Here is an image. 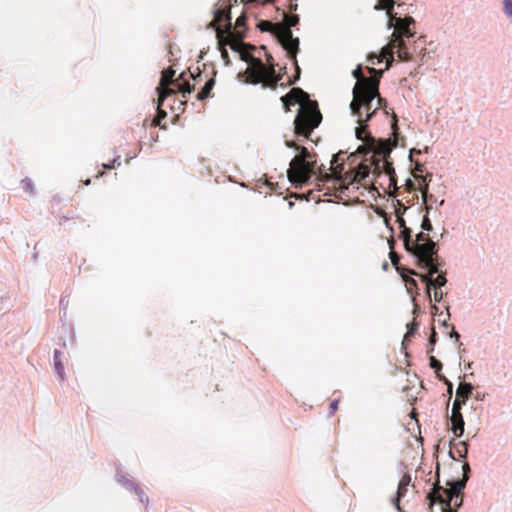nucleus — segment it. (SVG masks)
I'll return each instance as SVG.
<instances>
[{
	"label": "nucleus",
	"mask_w": 512,
	"mask_h": 512,
	"mask_svg": "<svg viewBox=\"0 0 512 512\" xmlns=\"http://www.w3.org/2000/svg\"><path fill=\"white\" fill-rule=\"evenodd\" d=\"M371 78L362 74V67L358 65L353 71L352 76L356 83L352 90V101L350 103L351 115L363 121H370L380 108L386 106V100L380 96L379 82L383 70H377L374 67L368 68Z\"/></svg>",
	"instance_id": "obj_1"
},
{
	"label": "nucleus",
	"mask_w": 512,
	"mask_h": 512,
	"mask_svg": "<svg viewBox=\"0 0 512 512\" xmlns=\"http://www.w3.org/2000/svg\"><path fill=\"white\" fill-rule=\"evenodd\" d=\"M303 97L308 98V95L301 88H292L280 100L285 111H290L291 106L300 105L294 120L295 134L308 138L313 130L320 125L322 114L316 101L308 100V103L301 104Z\"/></svg>",
	"instance_id": "obj_2"
},
{
	"label": "nucleus",
	"mask_w": 512,
	"mask_h": 512,
	"mask_svg": "<svg viewBox=\"0 0 512 512\" xmlns=\"http://www.w3.org/2000/svg\"><path fill=\"white\" fill-rule=\"evenodd\" d=\"M412 233L403 239L404 249L409 253L417 263V266L432 273L439 271L440 265L445 262L438 255V243L433 241L424 231L416 234L412 239Z\"/></svg>",
	"instance_id": "obj_3"
},
{
	"label": "nucleus",
	"mask_w": 512,
	"mask_h": 512,
	"mask_svg": "<svg viewBox=\"0 0 512 512\" xmlns=\"http://www.w3.org/2000/svg\"><path fill=\"white\" fill-rule=\"evenodd\" d=\"M436 481L433 483L432 488L427 494L429 500V508H432L436 503L450 504L457 510L463 505V490L465 489L462 483L446 482V487L440 484V465L436 466Z\"/></svg>",
	"instance_id": "obj_4"
},
{
	"label": "nucleus",
	"mask_w": 512,
	"mask_h": 512,
	"mask_svg": "<svg viewBox=\"0 0 512 512\" xmlns=\"http://www.w3.org/2000/svg\"><path fill=\"white\" fill-rule=\"evenodd\" d=\"M285 145L288 148H294L300 151V157L295 156L290 161L289 169L287 170V177L292 184L301 187L313 176L317 175L315 170L316 163L308 161L310 153L307 148L298 146L294 141L289 140L285 141Z\"/></svg>",
	"instance_id": "obj_5"
},
{
	"label": "nucleus",
	"mask_w": 512,
	"mask_h": 512,
	"mask_svg": "<svg viewBox=\"0 0 512 512\" xmlns=\"http://www.w3.org/2000/svg\"><path fill=\"white\" fill-rule=\"evenodd\" d=\"M369 121L359 122L356 118V123L358 127L355 128V136L358 140L363 141L364 144L358 146L357 152L363 156H367L368 154L382 156L384 158L388 157L392 152L393 148L396 146L395 143H392L391 139H378L376 140L371 136V134L367 131Z\"/></svg>",
	"instance_id": "obj_6"
},
{
	"label": "nucleus",
	"mask_w": 512,
	"mask_h": 512,
	"mask_svg": "<svg viewBox=\"0 0 512 512\" xmlns=\"http://www.w3.org/2000/svg\"><path fill=\"white\" fill-rule=\"evenodd\" d=\"M473 390L474 386L466 381L461 382L457 388L456 398L453 401L451 416L449 417V422L451 424L450 431L457 438L462 437L465 432V421L462 414V408L471 397Z\"/></svg>",
	"instance_id": "obj_7"
},
{
	"label": "nucleus",
	"mask_w": 512,
	"mask_h": 512,
	"mask_svg": "<svg viewBox=\"0 0 512 512\" xmlns=\"http://www.w3.org/2000/svg\"><path fill=\"white\" fill-rule=\"evenodd\" d=\"M269 67L265 66L259 58H252L250 67L247 70L249 82L252 84H263L265 87L275 88L279 78L276 77L273 57L266 54Z\"/></svg>",
	"instance_id": "obj_8"
},
{
	"label": "nucleus",
	"mask_w": 512,
	"mask_h": 512,
	"mask_svg": "<svg viewBox=\"0 0 512 512\" xmlns=\"http://www.w3.org/2000/svg\"><path fill=\"white\" fill-rule=\"evenodd\" d=\"M397 0H378L374 9L377 11L385 10L386 15L388 17L387 28L391 30L392 28L398 29L401 33L412 36L413 30L411 29V25L415 24V20L411 16L398 17L397 13L394 12V5Z\"/></svg>",
	"instance_id": "obj_9"
},
{
	"label": "nucleus",
	"mask_w": 512,
	"mask_h": 512,
	"mask_svg": "<svg viewBox=\"0 0 512 512\" xmlns=\"http://www.w3.org/2000/svg\"><path fill=\"white\" fill-rule=\"evenodd\" d=\"M339 154H335L332 157L331 165H336V167L328 172L325 169V166H321L318 171V176L323 182L333 181L335 184H339V188L341 191L348 190V186L345 184L347 180H349V184H354L360 182L362 176L360 173L350 174L347 173L343 175L344 163L338 164Z\"/></svg>",
	"instance_id": "obj_10"
},
{
	"label": "nucleus",
	"mask_w": 512,
	"mask_h": 512,
	"mask_svg": "<svg viewBox=\"0 0 512 512\" xmlns=\"http://www.w3.org/2000/svg\"><path fill=\"white\" fill-rule=\"evenodd\" d=\"M444 265L439 266V271L436 273H432L428 270L427 273H419L414 269H406L408 273L411 275H416L420 278V280L426 284V294L430 297L431 295V288H434L435 290L441 289L444 287L448 280L446 278V271H442V267Z\"/></svg>",
	"instance_id": "obj_11"
},
{
	"label": "nucleus",
	"mask_w": 512,
	"mask_h": 512,
	"mask_svg": "<svg viewBox=\"0 0 512 512\" xmlns=\"http://www.w3.org/2000/svg\"><path fill=\"white\" fill-rule=\"evenodd\" d=\"M176 74L175 69L172 67H169L162 72L161 77V85H173L175 86V90L180 92L183 97H186L187 94H190L193 90V87L190 85L189 82L186 81L185 75L186 72H182L178 79H174V76Z\"/></svg>",
	"instance_id": "obj_12"
},
{
	"label": "nucleus",
	"mask_w": 512,
	"mask_h": 512,
	"mask_svg": "<svg viewBox=\"0 0 512 512\" xmlns=\"http://www.w3.org/2000/svg\"><path fill=\"white\" fill-rule=\"evenodd\" d=\"M393 29H394V32L392 34L393 45L391 47L393 49L398 48L397 56L401 61H405V62L410 61L411 53L406 49V43H405L404 37L412 38L414 35L407 36V35L401 33L400 31H398V29H396V28H393ZM413 34H415L414 31H413Z\"/></svg>",
	"instance_id": "obj_13"
},
{
	"label": "nucleus",
	"mask_w": 512,
	"mask_h": 512,
	"mask_svg": "<svg viewBox=\"0 0 512 512\" xmlns=\"http://www.w3.org/2000/svg\"><path fill=\"white\" fill-rule=\"evenodd\" d=\"M280 42L288 57L295 58L299 51V39L293 36L290 29H287L282 33Z\"/></svg>",
	"instance_id": "obj_14"
},
{
	"label": "nucleus",
	"mask_w": 512,
	"mask_h": 512,
	"mask_svg": "<svg viewBox=\"0 0 512 512\" xmlns=\"http://www.w3.org/2000/svg\"><path fill=\"white\" fill-rule=\"evenodd\" d=\"M217 39H218L221 57H222L225 65L228 66V65H230L231 61H230L229 53L225 46L228 44L232 50L238 51L239 44L236 42H228V40H224V37L222 36V34L219 31H217Z\"/></svg>",
	"instance_id": "obj_15"
},
{
	"label": "nucleus",
	"mask_w": 512,
	"mask_h": 512,
	"mask_svg": "<svg viewBox=\"0 0 512 512\" xmlns=\"http://www.w3.org/2000/svg\"><path fill=\"white\" fill-rule=\"evenodd\" d=\"M410 482H411V476L409 474H404L399 482L396 496H395V498L392 499V504L396 507V509L398 511L401 510L400 504H399L400 499L406 495L407 487L409 486Z\"/></svg>",
	"instance_id": "obj_16"
},
{
	"label": "nucleus",
	"mask_w": 512,
	"mask_h": 512,
	"mask_svg": "<svg viewBox=\"0 0 512 512\" xmlns=\"http://www.w3.org/2000/svg\"><path fill=\"white\" fill-rule=\"evenodd\" d=\"M61 357H62L61 351L58 349H55L54 355H53L54 371L57 374L58 379L63 381L65 379V369H64V365L62 363Z\"/></svg>",
	"instance_id": "obj_17"
},
{
	"label": "nucleus",
	"mask_w": 512,
	"mask_h": 512,
	"mask_svg": "<svg viewBox=\"0 0 512 512\" xmlns=\"http://www.w3.org/2000/svg\"><path fill=\"white\" fill-rule=\"evenodd\" d=\"M406 269L407 268L398 269V273L408 287V293L412 294V289L418 290V282L413 278L414 275L405 271Z\"/></svg>",
	"instance_id": "obj_18"
},
{
	"label": "nucleus",
	"mask_w": 512,
	"mask_h": 512,
	"mask_svg": "<svg viewBox=\"0 0 512 512\" xmlns=\"http://www.w3.org/2000/svg\"><path fill=\"white\" fill-rule=\"evenodd\" d=\"M398 226L400 228L399 238L403 241L405 237H408L409 233H412L411 228L406 226V222L399 211L396 212Z\"/></svg>",
	"instance_id": "obj_19"
},
{
	"label": "nucleus",
	"mask_w": 512,
	"mask_h": 512,
	"mask_svg": "<svg viewBox=\"0 0 512 512\" xmlns=\"http://www.w3.org/2000/svg\"><path fill=\"white\" fill-rule=\"evenodd\" d=\"M214 84H215V80L213 78L206 81V83L204 84L202 89L198 92L197 99L202 101V100L206 99L207 97H209L211 90L214 87Z\"/></svg>",
	"instance_id": "obj_20"
},
{
	"label": "nucleus",
	"mask_w": 512,
	"mask_h": 512,
	"mask_svg": "<svg viewBox=\"0 0 512 512\" xmlns=\"http://www.w3.org/2000/svg\"><path fill=\"white\" fill-rule=\"evenodd\" d=\"M456 449V452L457 454L459 455L460 458L462 459H466L467 456H468V449H469V444L467 441L463 440V441H459L457 443H454L453 445Z\"/></svg>",
	"instance_id": "obj_21"
},
{
	"label": "nucleus",
	"mask_w": 512,
	"mask_h": 512,
	"mask_svg": "<svg viewBox=\"0 0 512 512\" xmlns=\"http://www.w3.org/2000/svg\"><path fill=\"white\" fill-rule=\"evenodd\" d=\"M388 244H389V247L391 249L390 253H389V258L392 262V264L395 266L396 270L398 271V269H402L403 267H400L398 266V262L400 260V256L395 252L393 251V248H394V244H395V239L394 238H391L389 241H388Z\"/></svg>",
	"instance_id": "obj_22"
},
{
	"label": "nucleus",
	"mask_w": 512,
	"mask_h": 512,
	"mask_svg": "<svg viewBox=\"0 0 512 512\" xmlns=\"http://www.w3.org/2000/svg\"><path fill=\"white\" fill-rule=\"evenodd\" d=\"M462 472H463V476L461 479H452V480H448L447 482H458V483H462L464 485V487H466V484L469 480V475H470V472H471V468H470V465L469 463L465 462L463 465H462Z\"/></svg>",
	"instance_id": "obj_23"
},
{
	"label": "nucleus",
	"mask_w": 512,
	"mask_h": 512,
	"mask_svg": "<svg viewBox=\"0 0 512 512\" xmlns=\"http://www.w3.org/2000/svg\"><path fill=\"white\" fill-rule=\"evenodd\" d=\"M431 180V177H432V174L431 173H427L426 176L423 178V187L421 188V193H422V198H423V201L426 203L428 200H432L434 198V196L432 194H428V191H429V185L428 183L426 182V178H428Z\"/></svg>",
	"instance_id": "obj_24"
},
{
	"label": "nucleus",
	"mask_w": 512,
	"mask_h": 512,
	"mask_svg": "<svg viewBox=\"0 0 512 512\" xmlns=\"http://www.w3.org/2000/svg\"><path fill=\"white\" fill-rule=\"evenodd\" d=\"M418 327L419 325L416 321L407 324V332L404 335L402 345H405V342L415 335V333L418 330Z\"/></svg>",
	"instance_id": "obj_25"
},
{
	"label": "nucleus",
	"mask_w": 512,
	"mask_h": 512,
	"mask_svg": "<svg viewBox=\"0 0 512 512\" xmlns=\"http://www.w3.org/2000/svg\"><path fill=\"white\" fill-rule=\"evenodd\" d=\"M386 52V57H384V59H386V67H385V70H388L393 62H394V56H393V48L392 47H384L381 51V55H384Z\"/></svg>",
	"instance_id": "obj_26"
},
{
	"label": "nucleus",
	"mask_w": 512,
	"mask_h": 512,
	"mask_svg": "<svg viewBox=\"0 0 512 512\" xmlns=\"http://www.w3.org/2000/svg\"><path fill=\"white\" fill-rule=\"evenodd\" d=\"M431 207L426 206V215H424L422 222H421V229L422 231L430 232L433 229L432 223L428 217V213L430 211Z\"/></svg>",
	"instance_id": "obj_27"
},
{
	"label": "nucleus",
	"mask_w": 512,
	"mask_h": 512,
	"mask_svg": "<svg viewBox=\"0 0 512 512\" xmlns=\"http://www.w3.org/2000/svg\"><path fill=\"white\" fill-rule=\"evenodd\" d=\"M131 489H133L134 492L137 494L139 501L141 503H143V504L148 503V496L137 484H131Z\"/></svg>",
	"instance_id": "obj_28"
},
{
	"label": "nucleus",
	"mask_w": 512,
	"mask_h": 512,
	"mask_svg": "<svg viewBox=\"0 0 512 512\" xmlns=\"http://www.w3.org/2000/svg\"><path fill=\"white\" fill-rule=\"evenodd\" d=\"M438 380L443 382L447 387V394L449 395V399L452 397L453 394V383L448 380L443 374L438 373Z\"/></svg>",
	"instance_id": "obj_29"
},
{
	"label": "nucleus",
	"mask_w": 512,
	"mask_h": 512,
	"mask_svg": "<svg viewBox=\"0 0 512 512\" xmlns=\"http://www.w3.org/2000/svg\"><path fill=\"white\" fill-rule=\"evenodd\" d=\"M383 170L387 175H389L390 179L392 180V177L395 176V169L393 167L392 162L384 159L383 160Z\"/></svg>",
	"instance_id": "obj_30"
},
{
	"label": "nucleus",
	"mask_w": 512,
	"mask_h": 512,
	"mask_svg": "<svg viewBox=\"0 0 512 512\" xmlns=\"http://www.w3.org/2000/svg\"><path fill=\"white\" fill-rule=\"evenodd\" d=\"M429 365L431 369H433L436 372L437 375L438 373H440L442 369V363L432 355L429 357Z\"/></svg>",
	"instance_id": "obj_31"
},
{
	"label": "nucleus",
	"mask_w": 512,
	"mask_h": 512,
	"mask_svg": "<svg viewBox=\"0 0 512 512\" xmlns=\"http://www.w3.org/2000/svg\"><path fill=\"white\" fill-rule=\"evenodd\" d=\"M503 12L508 18H512V0H503Z\"/></svg>",
	"instance_id": "obj_32"
},
{
	"label": "nucleus",
	"mask_w": 512,
	"mask_h": 512,
	"mask_svg": "<svg viewBox=\"0 0 512 512\" xmlns=\"http://www.w3.org/2000/svg\"><path fill=\"white\" fill-rule=\"evenodd\" d=\"M386 55V53L384 55L370 54L368 56V61L373 65L380 64L384 60V57H386Z\"/></svg>",
	"instance_id": "obj_33"
},
{
	"label": "nucleus",
	"mask_w": 512,
	"mask_h": 512,
	"mask_svg": "<svg viewBox=\"0 0 512 512\" xmlns=\"http://www.w3.org/2000/svg\"><path fill=\"white\" fill-rule=\"evenodd\" d=\"M175 90L174 89H168L166 92L165 91H159V94H158V106H161L164 102V100L166 99V97L170 94V93H174Z\"/></svg>",
	"instance_id": "obj_34"
},
{
	"label": "nucleus",
	"mask_w": 512,
	"mask_h": 512,
	"mask_svg": "<svg viewBox=\"0 0 512 512\" xmlns=\"http://www.w3.org/2000/svg\"><path fill=\"white\" fill-rule=\"evenodd\" d=\"M118 482L126 487L127 489H131V484H135L133 481L129 480L126 476L118 475Z\"/></svg>",
	"instance_id": "obj_35"
},
{
	"label": "nucleus",
	"mask_w": 512,
	"mask_h": 512,
	"mask_svg": "<svg viewBox=\"0 0 512 512\" xmlns=\"http://www.w3.org/2000/svg\"><path fill=\"white\" fill-rule=\"evenodd\" d=\"M299 22V16L298 15H292L289 17V19L287 20V24L289 26V29L291 27H294L298 24Z\"/></svg>",
	"instance_id": "obj_36"
},
{
	"label": "nucleus",
	"mask_w": 512,
	"mask_h": 512,
	"mask_svg": "<svg viewBox=\"0 0 512 512\" xmlns=\"http://www.w3.org/2000/svg\"><path fill=\"white\" fill-rule=\"evenodd\" d=\"M120 165H121L120 157L114 158L112 160L111 164H103L104 168H106V169L115 168L116 166H120Z\"/></svg>",
	"instance_id": "obj_37"
},
{
	"label": "nucleus",
	"mask_w": 512,
	"mask_h": 512,
	"mask_svg": "<svg viewBox=\"0 0 512 512\" xmlns=\"http://www.w3.org/2000/svg\"><path fill=\"white\" fill-rule=\"evenodd\" d=\"M437 339H438L437 332L435 331V329H433L432 333L430 334L429 339H428L429 345L435 346Z\"/></svg>",
	"instance_id": "obj_38"
},
{
	"label": "nucleus",
	"mask_w": 512,
	"mask_h": 512,
	"mask_svg": "<svg viewBox=\"0 0 512 512\" xmlns=\"http://www.w3.org/2000/svg\"><path fill=\"white\" fill-rule=\"evenodd\" d=\"M339 400H333L329 405V415H333L338 409Z\"/></svg>",
	"instance_id": "obj_39"
},
{
	"label": "nucleus",
	"mask_w": 512,
	"mask_h": 512,
	"mask_svg": "<svg viewBox=\"0 0 512 512\" xmlns=\"http://www.w3.org/2000/svg\"><path fill=\"white\" fill-rule=\"evenodd\" d=\"M23 183L25 185V189L29 192V193H33V184H32V181L29 179V178H25L23 180Z\"/></svg>",
	"instance_id": "obj_40"
},
{
	"label": "nucleus",
	"mask_w": 512,
	"mask_h": 512,
	"mask_svg": "<svg viewBox=\"0 0 512 512\" xmlns=\"http://www.w3.org/2000/svg\"><path fill=\"white\" fill-rule=\"evenodd\" d=\"M449 336L456 340V342L458 343L459 347L462 345V343L459 342L460 334L455 330L454 327H452V331L450 332Z\"/></svg>",
	"instance_id": "obj_41"
},
{
	"label": "nucleus",
	"mask_w": 512,
	"mask_h": 512,
	"mask_svg": "<svg viewBox=\"0 0 512 512\" xmlns=\"http://www.w3.org/2000/svg\"><path fill=\"white\" fill-rule=\"evenodd\" d=\"M444 298V293L441 291V289H437L434 292V300L436 302H441Z\"/></svg>",
	"instance_id": "obj_42"
},
{
	"label": "nucleus",
	"mask_w": 512,
	"mask_h": 512,
	"mask_svg": "<svg viewBox=\"0 0 512 512\" xmlns=\"http://www.w3.org/2000/svg\"><path fill=\"white\" fill-rule=\"evenodd\" d=\"M440 505L442 506V512H458V510L450 504H440Z\"/></svg>",
	"instance_id": "obj_43"
},
{
	"label": "nucleus",
	"mask_w": 512,
	"mask_h": 512,
	"mask_svg": "<svg viewBox=\"0 0 512 512\" xmlns=\"http://www.w3.org/2000/svg\"><path fill=\"white\" fill-rule=\"evenodd\" d=\"M450 316H451V314H450V311H449V307L447 306L446 307V319H444L443 322H442V326L443 327H448L449 326L448 320H449Z\"/></svg>",
	"instance_id": "obj_44"
},
{
	"label": "nucleus",
	"mask_w": 512,
	"mask_h": 512,
	"mask_svg": "<svg viewBox=\"0 0 512 512\" xmlns=\"http://www.w3.org/2000/svg\"><path fill=\"white\" fill-rule=\"evenodd\" d=\"M416 153H417V154H420V153H421V151H420V150H417L416 148H412V149L410 150L408 158H409V160H410L411 162H413V154H416Z\"/></svg>",
	"instance_id": "obj_45"
},
{
	"label": "nucleus",
	"mask_w": 512,
	"mask_h": 512,
	"mask_svg": "<svg viewBox=\"0 0 512 512\" xmlns=\"http://www.w3.org/2000/svg\"><path fill=\"white\" fill-rule=\"evenodd\" d=\"M373 165L375 166V170H377V171L380 170V160L373 162Z\"/></svg>",
	"instance_id": "obj_46"
},
{
	"label": "nucleus",
	"mask_w": 512,
	"mask_h": 512,
	"mask_svg": "<svg viewBox=\"0 0 512 512\" xmlns=\"http://www.w3.org/2000/svg\"><path fill=\"white\" fill-rule=\"evenodd\" d=\"M260 2H262L263 4H271L273 3L275 0H259Z\"/></svg>",
	"instance_id": "obj_47"
},
{
	"label": "nucleus",
	"mask_w": 512,
	"mask_h": 512,
	"mask_svg": "<svg viewBox=\"0 0 512 512\" xmlns=\"http://www.w3.org/2000/svg\"><path fill=\"white\" fill-rule=\"evenodd\" d=\"M416 171L421 172L422 171V165L419 163H416Z\"/></svg>",
	"instance_id": "obj_48"
},
{
	"label": "nucleus",
	"mask_w": 512,
	"mask_h": 512,
	"mask_svg": "<svg viewBox=\"0 0 512 512\" xmlns=\"http://www.w3.org/2000/svg\"><path fill=\"white\" fill-rule=\"evenodd\" d=\"M479 421H480V415H476L475 420H474L475 425H478Z\"/></svg>",
	"instance_id": "obj_49"
},
{
	"label": "nucleus",
	"mask_w": 512,
	"mask_h": 512,
	"mask_svg": "<svg viewBox=\"0 0 512 512\" xmlns=\"http://www.w3.org/2000/svg\"><path fill=\"white\" fill-rule=\"evenodd\" d=\"M153 125L154 126L160 125V119H154L153 120Z\"/></svg>",
	"instance_id": "obj_50"
},
{
	"label": "nucleus",
	"mask_w": 512,
	"mask_h": 512,
	"mask_svg": "<svg viewBox=\"0 0 512 512\" xmlns=\"http://www.w3.org/2000/svg\"><path fill=\"white\" fill-rule=\"evenodd\" d=\"M433 351H434V346H430V347L428 348V350H427V353H428V354H431V353H433Z\"/></svg>",
	"instance_id": "obj_51"
},
{
	"label": "nucleus",
	"mask_w": 512,
	"mask_h": 512,
	"mask_svg": "<svg viewBox=\"0 0 512 512\" xmlns=\"http://www.w3.org/2000/svg\"><path fill=\"white\" fill-rule=\"evenodd\" d=\"M296 73H297V78L296 79H299L300 77V67H296Z\"/></svg>",
	"instance_id": "obj_52"
},
{
	"label": "nucleus",
	"mask_w": 512,
	"mask_h": 512,
	"mask_svg": "<svg viewBox=\"0 0 512 512\" xmlns=\"http://www.w3.org/2000/svg\"><path fill=\"white\" fill-rule=\"evenodd\" d=\"M432 310L434 311V313H437L439 308L436 305H433Z\"/></svg>",
	"instance_id": "obj_53"
},
{
	"label": "nucleus",
	"mask_w": 512,
	"mask_h": 512,
	"mask_svg": "<svg viewBox=\"0 0 512 512\" xmlns=\"http://www.w3.org/2000/svg\"><path fill=\"white\" fill-rule=\"evenodd\" d=\"M382 268L384 270H387L388 269V263L387 262H384L383 265H382Z\"/></svg>",
	"instance_id": "obj_54"
},
{
	"label": "nucleus",
	"mask_w": 512,
	"mask_h": 512,
	"mask_svg": "<svg viewBox=\"0 0 512 512\" xmlns=\"http://www.w3.org/2000/svg\"><path fill=\"white\" fill-rule=\"evenodd\" d=\"M475 398H476L477 400H482V399H483V397H482L479 393H477V394L475 395Z\"/></svg>",
	"instance_id": "obj_55"
},
{
	"label": "nucleus",
	"mask_w": 512,
	"mask_h": 512,
	"mask_svg": "<svg viewBox=\"0 0 512 512\" xmlns=\"http://www.w3.org/2000/svg\"><path fill=\"white\" fill-rule=\"evenodd\" d=\"M448 455H449V457H450L451 459L455 460V457H454V454H453V452H452V451H449V454H448Z\"/></svg>",
	"instance_id": "obj_56"
},
{
	"label": "nucleus",
	"mask_w": 512,
	"mask_h": 512,
	"mask_svg": "<svg viewBox=\"0 0 512 512\" xmlns=\"http://www.w3.org/2000/svg\"><path fill=\"white\" fill-rule=\"evenodd\" d=\"M478 431H479V428H475V431H474V434L472 437H475L477 435Z\"/></svg>",
	"instance_id": "obj_57"
},
{
	"label": "nucleus",
	"mask_w": 512,
	"mask_h": 512,
	"mask_svg": "<svg viewBox=\"0 0 512 512\" xmlns=\"http://www.w3.org/2000/svg\"><path fill=\"white\" fill-rule=\"evenodd\" d=\"M85 185H89L90 184V179H87L85 182H84Z\"/></svg>",
	"instance_id": "obj_58"
},
{
	"label": "nucleus",
	"mask_w": 512,
	"mask_h": 512,
	"mask_svg": "<svg viewBox=\"0 0 512 512\" xmlns=\"http://www.w3.org/2000/svg\"><path fill=\"white\" fill-rule=\"evenodd\" d=\"M471 365H472V363H468V364L466 365V368H471Z\"/></svg>",
	"instance_id": "obj_59"
},
{
	"label": "nucleus",
	"mask_w": 512,
	"mask_h": 512,
	"mask_svg": "<svg viewBox=\"0 0 512 512\" xmlns=\"http://www.w3.org/2000/svg\"><path fill=\"white\" fill-rule=\"evenodd\" d=\"M262 25H269V22H262Z\"/></svg>",
	"instance_id": "obj_60"
},
{
	"label": "nucleus",
	"mask_w": 512,
	"mask_h": 512,
	"mask_svg": "<svg viewBox=\"0 0 512 512\" xmlns=\"http://www.w3.org/2000/svg\"><path fill=\"white\" fill-rule=\"evenodd\" d=\"M161 113H162L163 117L166 116V112L162 111Z\"/></svg>",
	"instance_id": "obj_61"
}]
</instances>
